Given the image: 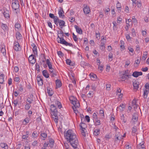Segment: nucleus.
I'll return each mask as SVG.
<instances>
[{"mask_svg":"<svg viewBox=\"0 0 149 149\" xmlns=\"http://www.w3.org/2000/svg\"><path fill=\"white\" fill-rule=\"evenodd\" d=\"M64 136L74 149H79L78 147L79 142L77 135L72 130H69L66 132H65Z\"/></svg>","mask_w":149,"mask_h":149,"instance_id":"1","label":"nucleus"},{"mask_svg":"<svg viewBox=\"0 0 149 149\" xmlns=\"http://www.w3.org/2000/svg\"><path fill=\"white\" fill-rule=\"evenodd\" d=\"M57 39L58 40V42L59 43L64 45L66 46H69L72 47L73 46V45L72 44L68 43L64 40L63 37H60L58 35Z\"/></svg>","mask_w":149,"mask_h":149,"instance_id":"2","label":"nucleus"},{"mask_svg":"<svg viewBox=\"0 0 149 149\" xmlns=\"http://www.w3.org/2000/svg\"><path fill=\"white\" fill-rule=\"evenodd\" d=\"M71 103L76 108H79L80 106V104L77 99L73 96L69 98Z\"/></svg>","mask_w":149,"mask_h":149,"instance_id":"3","label":"nucleus"},{"mask_svg":"<svg viewBox=\"0 0 149 149\" xmlns=\"http://www.w3.org/2000/svg\"><path fill=\"white\" fill-rule=\"evenodd\" d=\"M12 6L13 9L17 11L19 6V1L17 0H12Z\"/></svg>","mask_w":149,"mask_h":149,"instance_id":"4","label":"nucleus"},{"mask_svg":"<svg viewBox=\"0 0 149 149\" xmlns=\"http://www.w3.org/2000/svg\"><path fill=\"white\" fill-rule=\"evenodd\" d=\"M50 109L51 111V114L56 115V113H58L56 107L54 104H51V105Z\"/></svg>","mask_w":149,"mask_h":149,"instance_id":"5","label":"nucleus"},{"mask_svg":"<svg viewBox=\"0 0 149 149\" xmlns=\"http://www.w3.org/2000/svg\"><path fill=\"white\" fill-rule=\"evenodd\" d=\"M13 48L15 50L17 51H19L21 49L19 43L17 42H14Z\"/></svg>","mask_w":149,"mask_h":149,"instance_id":"6","label":"nucleus"},{"mask_svg":"<svg viewBox=\"0 0 149 149\" xmlns=\"http://www.w3.org/2000/svg\"><path fill=\"white\" fill-rule=\"evenodd\" d=\"M138 119V115L136 113H134L132 115V117L131 122L134 124H135V123L137 122Z\"/></svg>","mask_w":149,"mask_h":149,"instance_id":"7","label":"nucleus"},{"mask_svg":"<svg viewBox=\"0 0 149 149\" xmlns=\"http://www.w3.org/2000/svg\"><path fill=\"white\" fill-rule=\"evenodd\" d=\"M29 62L32 64H34L36 62V60L34 58V55L31 54L29 56L28 58Z\"/></svg>","mask_w":149,"mask_h":149,"instance_id":"8","label":"nucleus"},{"mask_svg":"<svg viewBox=\"0 0 149 149\" xmlns=\"http://www.w3.org/2000/svg\"><path fill=\"white\" fill-rule=\"evenodd\" d=\"M26 101L29 103L31 104L34 101L33 100V95L31 94L29 95V97L26 99Z\"/></svg>","mask_w":149,"mask_h":149,"instance_id":"9","label":"nucleus"},{"mask_svg":"<svg viewBox=\"0 0 149 149\" xmlns=\"http://www.w3.org/2000/svg\"><path fill=\"white\" fill-rule=\"evenodd\" d=\"M132 136H134L136 134H137V127L136 126H134L132 129Z\"/></svg>","mask_w":149,"mask_h":149,"instance_id":"10","label":"nucleus"},{"mask_svg":"<svg viewBox=\"0 0 149 149\" xmlns=\"http://www.w3.org/2000/svg\"><path fill=\"white\" fill-rule=\"evenodd\" d=\"M0 24L2 29L4 30V31L6 32L8 31V27L6 24L2 23H1Z\"/></svg>","mask_w":149,"mask_h":149,"instance_id":"11","label":"nucleus"},{"mask_svg":"<svg viewBox=\"0 0 149 149\" xmlns=\"http://www.w3.org/2000/svg\"><path fill=\"white\" fill-rule=\"evenodd\" d=\"M125 105L123 104H121L117 108L116 110L118 111H123L125 107Z\"/></svg>","mask_w":149,"mask_h":149,"instance_id":"12","label":"nucleus"},{"mask_svg":"<svg viewBox=\"0 0 149 149\" xmlns=\"http://www.w3.org/2000/svg\"><path fill=\"white\" fill-rule=\"evenodd\" d=\"M142 74L141 72L135 71L133 72L132 76L134 77H137L139 76L142 75Z\"/></svg>","mask_w":149,"mask_h":149,"instance_id":"13","label":"nucleus"},{"mask_svg":"<svg viewBox=\"0 0 149 149\" xmlns=\"http://www.w3.org/2000/svg\"><path fill=\"white\" fill-rule=\"evenodd\" d=\"M137 149H145L143 142L140 143L137 146Z\"/></svg>","mask_w":149,"mask_h":149,"instance_id":"14","label":"nucleus"},{"mask_svg":"<svg viewBox=\"0 0 149 149\" xmlns=\"http://www.w3.org/2000/svg\"><path fill=\"white\" fill-rule=\"evenodd\" d=\"M83 11L85 14H87L90 12V10L88 6L86 5L83 9Z\"/></svg>","mask_w":149,"mask_h":149,"instance_id":"15","label":"nucleus"},{"mask_svg":"<svg viewBox=\"0 0 149 149\" xmlns=\"http://www.w3.org/2000/svg\"><path fill=\"white\" fill-rule=\"evenodd\" d=\"M59 25L61 29H62L63 26H65V22L63 20L60 19L58 20Z\"/></svg>","mask_w":149,"mask_h":149,"instance_id":"16","label":"nucleus"},{"mask_svg":"<svg viewBox=\"0 0 149 149\" xmlns=\"http://www.w3.org/2000/svg\"><path fill=\"white\" fill-rule=\"evenodd\" d=\"M3 14L4 17L7 19H9L10 18V15L9 14V11L8 10H6L3 13Z\"/></svg>","mask_w":149,"mask_h":149,"instance_id":"17","label":"nucleus"},{"mask_svg":"<svg viewBox=\"0 0 149 149\" xmlns=\"http://www.w3.org/2000/svg\"><path fill=\"white\" fill-rule=\"evenodd\" d=\"M74 28L76 29L77 32L79 34H82V31L81 28H80L77 25L74 26Z\"/></svg>","mask_w":149,"mask_h":149,"instance_id":"18","label":"nucleus"},{"mask_svg":"<svg viewBox=\"0 0 149 149\" xmlns=\"http://www.w3.org/2000/svg\"><path fill=\"white\" fill-rule=\"evenodd\" d=\"M64 12L63 9H60L58 11V15L60 17L63 18L64 17V15H63Z\"/></svg>","mask_w":149,"mask_h":149,"instance_id":"19","label":"nucleus"},{"mask_svg":"<svg viewBox=\"0 0 149 149\" xmlns=\"http://www.w3.org/2000/svg\"><path fill=\"white\" fill-rule=\"evenodd\" d=\"M47 93L50 96H52L54 93L53 91L52 88H49V87H47Z\"/></svg>","mask_w":149,"mask_h":149,"instance_id":"20","label":"nucleus"},{"mask_svg":"<svg viewBox=\"0 0 149 149\" xmlns=\"http://www.w3.org/2000/svg\"><path fill=\"white\" fill-rule=\"evenodd\" d=\"M29 135V131H26L25 135H23L22 136V139H23L26 140Z\"/></svg>","mask_w":149,"mask_h":149,"instance_id":"21","label":"nucleus"},{"mask_svg":"<svg viewBox=\"0 0 149 149\" xmlns=\"http://www.w3.org/2000/svg\"><path fill=\"white\" fill-rule=\"evenodd\" d=\"M52 116V117L54 121L56 123H58V117L57 116V113L56 115L55 114H51Z\"/></svg>","mask_w":149,"mask_h":149,"instance_id":"22","label":"nucleus"},{"mask_svg":"<svg viewBox=\"0 0 149 149\" xmlns=\"http://www.w3.org/2000/svg\"><path fill=\"white\" fill-rule=\"evenodd\" d=\"M0 146L1 148L4 149H8V147L7 144L4 143H1L0 144Z\"/></svg>","mask_w":149,"mask_h":149,"instance_id":"23","label":"nucleus"},{"mask_svg":"<svg viewBox=\"0 0 149 149\" xmlns=\"http://www.w3.org/2000/svg\"><path fill=\"white\" fill-rule=\"evenodd\" d=\"M49 69V72L50 73H52V77H54L56 75L55 70L52 68Z\"/></svg>","mask_w":149,"mask_h":149,"instance_id":"24","label":"nucleus"},{"mask_svg":"<svg viewBox=\"0 0 149 149\" xmlns=\"http://www.w3.org/2000/svg\"><path fill=\"white\" fill-rule=\"evenodd\" d=\"M56 83L57 87L56 88H60L62 85L61 82L59 79H57L56 81Z\"/></svg>","mask_w":149,"mask_h":149,"instance_id":"25","label":"nucleus"},{"mask_svg":"<svg viewBox=\"0 0 149 149\" xmlns=\"http://www.w3.org/2000/svg\"><path fill=\"white\" fill-rule=\"evenodd\" d=\"M54 142V140L52 139H50L49 140V143H48L49 146L51 148H52L53 146Z\"/></svg>","mask_w":149,"mask_h":149,"instance_id":"26","label":"nucleus"},{"mask_svg":"<svg viewBox=\"0 0 149 149\" xmlns=\"http://www.w3.org/2000/svg\"><path fill=\"white\" fill-rule=\"evenodd\" d=\"M42 74L46 78H48L49 77V74L46 70H44L42 71Z\"/></svg>","mask_w":149,"mask_h":149,"instance_id":"27","label":"nucleus"},{"mask_svg":"<svg viewBox=\"0 0 149 149\" xmlns=\"http://www.w3.org/2000/svg\"><path fill=\"white\" fill-rule=\"evenodd\" d=\"M139 82L135 81L133 83V85L134 88L136 89H137L139 86Z\"/></svg>","mask_w":149,"mask_h":149,"instance_id":"28","label":"nucleus"},{"mask_svg":"<svg viewBox=\"0 0 149 149\" xmlns=\"http://www.w3.org/2000/svg\"><path fill=\"white\" fill-rule=\"evenodd\" d=\"M132 106L135 109H137L138 107V105L136 104V100H134L132 102Z\"/></svg>","mask_w":149,"mask_h":149,"instance_id":"29","label":"nucleus"},{"mask_svg":"<svg viewBox=\"0 0 149 149\" xmlns=\"http://www.w3.org/2000/svg\"><path fill=\"white\" fill-rule=\"evenodd\" d=\"M16 37L17 40H19L21 39L22 36L19 32L17 31L16 33Z\"/></svg>","mask_w":149,"mask_h":149,"instance_id":"30","label":"nucleus"},{"mask_svg":"<svg viewBox=\"0 0 149 149\" xmlns=\"http://www.w3.org/2000/svg\"><path fill=\"white\" fill-rule=\"evenodd\" d=\"M1 51L3 55L6 54V50L4 46H2L1 47Z\"/></svg>","mask_w":149,"mask_h":149,"instance_id":"31","label":"nucleus"},{"mask_svg":"<svg viewBox=\"0 0 149 149\" xmlns=\"http://www.w3.org/2000/svg\"><path fill=\"white\" fill-rule=\"evenodd\" d=\"M5 76L4 74H2L0 75V84H2L4 81V78Z\"/></svg>","mask_w":149,"mask_h":149,"instance_id":"32","label":"nucleus"},{"mask_svg":"<svg viewBox=\"0 0 149 149\" xmlns=\"http://www.w3.org/2000/svg\"><path fill=\"white\" fill-rule=\"evenodd\" d=\"M46 63L49 69L52 68V63L50 61L49 59H48L47 60Z\"/></svg>","mask_w":149,"mask_h":149,"instance_id":"33","label":"nucleus"},{"mask_svg":"<svg viewBox=\"0 0 149 149\" xmlns=\"http://www.w3.org/2000/svg\"><path fill=\"white\" fill-rule=\"evenodd\" d=\"M100 130L99 129H96L93 132V134L96 136L99 135L100 133Z\"/></svg>","mask_w":149,"mask_h":149,"instance_id":"34","label":"nucleus"},{"mask_svg":"<svg viewBox=\"0 0 149 149\" xmlns=\"http://www.w3.org/2000/svg\"><path fill=\"white\" fill-rule=\"evenodd\" d=\"M33 51L35 55H37L38 54L37 50V47L36 46L33 48Z\"/></svg>","mask_w":149,"mask_h":149,"instance_id":"35","label":"nucleus"},{"mask_svg":"<svg viewBox=\"0 0 149 149\" xmlns=\"http://www.w3.org/2000/svg\"><path fill=\"white\" fill-rule=\"evenodd\" d=\"M149 91L145 90L144 91L143 97L144 98H146L148 96Z\"/></svg>","mask_w":149,"mask_h":149,"instance_id":"36","label":"nucleus"},{"mask_svg":"<svg viewBox=\"0 0 149 149\" xmlns=\"http://www.w3.org/2000/svg\"><path fill=\"white\" fill-rule=\"evenodd\" d=\"M31 106L30 104L27 103L25 106V109L26 110H28L29 109Z\"/></svg>","mask_w":149,"mask_h":149,"instance_id":"37","label":"nucleus"},{"mask_svg":"<svg viewBox=\"0 0 149 149\" xmlns=\"http://www.w3.org/2000/svg\"><path fill=\"white\" fill-rule=\"evenodd\" d=\"M115 143H119L120 142V140H121V139H122L121 138H120L118 136H115Z\"/></svg>","mask_w":149,"mask_h":149,"instance_id":"38","label":"nucleus"},{"mask_svg":"<svg viewBox=\"0 0 149 149\" xmlns=\"http://www.w3.org/2000/svg\"><path fill=\"white\" fill-rule=\"evenodd\" d=\"M38 134L36 131L33 132L32 134V137L33 138H36L38 137Z\"/></svg>","mask_w":149,"mask_h":149,"instance_id":"39","label":"nucleus"},{"mask_svg":"<svg viewBox=\"0 0 149 149\" xmlns=\"http://www.w3.org/2000/svg\"><path fill=\"white\" fill-rule=\"evenodd\" d=\"M121 91V90L120 88L117 89V93L119 95L120 97H122V94H120Z\"/></svg>","mask_w":149,"mask_h":149,"instance_id":"40","label":"nucleus"},{"mask_svg":"<svg viewBox=\"0 0 149 149\" xmlns=\"http://www.w3.org/2000/svg\"><path fill=\"white\" fill-rule=\"evenodd\" d=\"M30 120V118L26 117L24 120V122H25V125H26L28 123Z\"/></svg>","mask_w":149,"mask_h":149,"instance_id":"41","label":"nucleus"},{"mask_svg":"<svg viewBox=\"0 0 149 149\" xmlns=\"http://www.w3.org/2000/svg\"><path fill=\"white\" fill-rule=\"evenodd\" d=\"M115 136H118L119 138H120L122 139V136L121 134L119 132H116V134L115 135Z\"/></svg>","mask_w":149,"mask_h":149,"instance_id":"42","label":"nucleus"},{"mask_svg":"<svg viewBox=\"0 0 149 149\" xmlns=\"http://www.w3.org/2000/svg\"><path fill=\"white\" fill-rule=\"evenodd\" d=\"M55 102V104L58 106V107H59V109H60L62 107V105L61 103L58 101H56Z\"/></svg>","mask_w":149,"mask_h":149,"instance_id":"43","label":"nucleus"},{"mask_svg":"<svg viewBox=\"0 0 149 149\" xmlns=\"http://www.w3.org/2000/svg\"><path fill=\"white\" fill-rule=\"evenodd\" d=\"M99 114L102 118H103L104 116V110L102 109L100 110L99 112Z\"/></svg>","mask_w":149,"mask_h":149,"instance_id":"44","label":"nucleus"},{"mask_svg":"<svg viewBox=\"0 0 149 149\" xmlns=\"http://www.w3.org/2000/svg\"><path fill=\"white\" fill-rule=\"evenodd\" d=\"M18 88L19 90L21 92H22L23 91L24 88L23 86L21 84H20L18 86Z\"/></svg>","mask_w":149,"mask_h":149,"instance_id":"45","label":"nucleus"},{"mask_svg":"<svg viewBox=\"0 0 149 149\" xmlns=\"http://www.w3.org/2000/svg\"><path fill=\"white\" fill-rule=\"evenodd\" d=\"M91 89L94 91H95L96 89V86L95 84V83H93L91 86Z\"/></svg>","mask_w":149,"mask_h":149,"instance_id":"46","label":"nucleus"},{"mask_svg":"<svg viewBox=\"0 0 149 149\" xmlns=\"http://www.w3.org/2000/svg\"><path fill=\"white\" fill-rule=\"evenodd\" d=\"M20 25L18 23H17L15 24V28L17 29L18 30H19V29H20Z\"/></svg>","mask_w":149,"mask_h":149,"instance_id":"47","label":"nucleus"},{"mask_svg":"<svg viewBox=\"0 0 149 149\" xmlns=\"http://www.w3.org/2000/svg\"><path fill=\"white\" fill-rule=\"evenodd\" d=\"M90 76L91 78H93V79H96L97 77L96 75L95 74H93V73H91L90 74Z\"/></svg>","mask_w":149,"mask_h":149,"instance_id":"48","label":"nucleus"},{"mask_svg":"<svg viewBox=\"0 0 149 149\" xmlns=\"http://www.w3.org/2000/svg\"><path fill=\"white\" fill-rule=\"evenodd\" d=\"M148 52H143V56H142V58H144V59H145L147 57V55Z\"/></svg>","mask_w":149,"mask_h":149,"instance_id":"49","label":"nucleus"},{"mask_svg":"<svg viewBox=\"0 0 149 149\" xmlns=\"http://www.w3.org/2000/svg\"><path fill=\"white\" fill-rule=\"evenodd\" d=\"M86 124L82 123H81L80 125V126L81 129L85 128V127H86Z\"/></svg>","mask_w":149,"mask_h":149,"instance_id":"50","label":"nucleus"},{"mask_svg":"<svg viewBox=\"0 0 149 149\" xmlns=\"http://www.w3.org/2000/svg\"><path fill=\"white\" fill-rule=\"evenodd\" d=\"M36 122L38 124H40L41 122V117L39 116L36 119Z\"/></svg>","mask_w":149,"mask_h":149,"instance_id":"51","label":"nucleus"},{"mask_svg":"<svg viewBox=\"0 0 149 149\" xmlns=\"http://www.w3.org/2000/svg\"><path fill=\"white\" fill-rule=\"evenodd\" d=\"M132 36L134 37L136 35L135 30L134 28H132Z\"/></svg>","mask_w":149,"mask_h":149,"instance_id":"52","label":"nucleus"},{"mask_svg":"<svg viewBox=\"0 0 149 149\" xmlns=\"http://www.w3.org/2000/svg\"><path fill=\"white\" fill-rule=\"evenodd\" d=\"M38 144V141H34L32 143V145L33 146H37Z\"/></svg>","mask_w":149,"mask_h":149,"instance_id":"53","label":"nucleus"},{"mask_svg":"<svg viewBox=\"0 0 149 149\" xmlns=\"http://www.w3.org/2000/svg\"><path fill=\"white\" fill-rule=\"evenodd\" d=\"M146 89L149 91V83H147L145 85Z\"/></svg>","mask_w":149,"mask_h":149,"instance_id":"54","label":"nucleus"},{"mask_svg":"<svg viewBox=\"0 0 149 149\" xmlns=\"http://www.w3.org/2000/svg\"><path fill=\"white\" fill-rule=\"evenodd\" d=\"M100 48L102 51H104L105 49V47L104 45H100Z\"/></svg>","mask_w":149,"mask_h":149,"instance_id":"55","label":"nucleus"},{"mask_svg":"<svg viewBox=\"0 0 149 149\" xmlns=\"http://www.w3.org/2000/svg\"><path fill=\"white\" fill-rule=\"evenodd\" d=\"M107 89L108 90H109L110 89L111 84L109 83L106 84Z\"/></svg>","mask_w":149,"mask_h":149,"instance_id":"56","label":"nucleus"},{"mask_svg":"<svg viewBox=\"0 0 149 149\" xmlns=\"http://www.w3.org/2000/svg\"><path fill=\"white\" fill-rule=\"evenodd\" d=\"M41 136L44 138L45 139L47 137V134L45 133H42L41 134Z\"/></svg>","mask_w":149,"mask_h":149,"instance_id":"57","label":"nucleus"},{"mask_svg":"<svg viewBox=\"0 0 149 149\" xmlns=\"http://www.w3.org/2000/svg\"><path fill=\"white\" fill-rule=\"evenodd\" d=\"M113 57V54L111 53H110L109 54V56H108L109 59V60L110 58L111 59V61L112 60V58Z\"/></svg>","mask_w":149,"mask_h":149,"instance_id":"58","label":"nucleus"},{"mask_svg":"<svg viewBox=\"0 0 149 149\" xmlns=\"http://www.w3.org/2000/svg\"><path fill=\"white\" fill-rule=\"evenodd\" d=\"M116 7L117 8L120 9L121 8V5L119 2H118L116 4Z\"/></svg>","mask_w":149,"mask_h":149,"instance_id":"59","label":"nucleus"},{"mask_svg":"<svg viewBox=\"0 0 149 149\" xmlns=\"http://www.w3.org/2000/svg\"><path fill=\"white\" fill-rule=\"evenodd\" d=\"M127 77H128V76L127 75H125L124 74H123L121 77V78L122 79L125 80L126 79H127Z\"/></svg>","mask_w":149,"mask_h":149,"instance_id":"60","label":"nucleus"},{"mask_svg":"<svg viewBox=\"0 0 149 149\" xmlns=\"http://www.w3.org/2000/svg\"><path fill=\"white\" fill-rule=\"evenodd\" d=\"M106 42V40H101V42L100 43V45L105 46V44Z\"/></svg>","mask_w":149,"mask_h":149,"instance_id":"61","label":"nucleus"},{"mask_svg":"<svg viewBox=\"0 0 149 149\" xmlns=\"http://www.w3.org/2000/svg\"><path fill=\"white\" fill-rule=\"evenodd\" d=\"M121 119L124 123H126V121L125 119V116L124 114H122L121 116Z\"/></svg>","mask_w":149,"mask_h":149,"instance_id":"62","label":"nucleus"},{"mask_svg":"<svg viewBox=\"0 0 149 149\" xmlns=\"http://www.w3.org/2000/svg\"><path fill=\"white\" fill-rule=\"evenodd\" d=\"M93 118L94 119H95V120L97 119V115L96 113H94L93 114Z\"/></svg>","mask_w":149,"mask_h":149,"instance_id":"63","label":"nucleus"},{"mask_svg":"<svg viewBox=\"0 0 149 149\" xmlns=\"http://www.w3.org/2000/svg\"><path fill=\"white\" fill-rule=\"evenodd\" d=\"M85 118L88 122H89L90 121V117L88 115L85 116Z\"/></svg>","mask_w":149,"mask_h":149,"instance_id":"64","label":"nucleus"}]
</instances>
